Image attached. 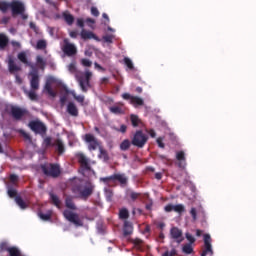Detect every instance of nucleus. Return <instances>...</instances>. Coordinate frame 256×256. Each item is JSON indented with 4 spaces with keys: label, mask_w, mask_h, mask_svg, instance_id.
<instances>
[{
    "label": "nucleus",
    "mask_w": 256,
    "mask_h": 256,
    "mask_svg": "<svg viewBox=\"0 0 256 256\" xmlns=\"http://www.w3.org/2000/svg\"><path fill=\"white\" fill-rule=\"evenodd\" d=\"M68 71L75 74V78L82 93H87L91 89V78L93 77V72L87 70L85 72L77 71V66L75 62L68 65Z\"/></svg>",
    "instance_id": "f257e3e1"
},
{
    "label": "nucleus",
    "mask_w": 256,
    "mask_h": 256,
    "mask_svg": "<svg viewBox=\"0 0 256 256\" xmlns=\"http://www.w3.org/2000/svg\"><path fill=\"white\" fill-rule=\"evenodd\" d=\"M65 206L67 209L63 211V217L66 221H69V223H72L76 227H83V220H81L79 214L73 212L77 211V205H75L72 196H67L65 198Z\"/></svg>",
    "instance_id": "f03ea898"
},
{
    "label": "nucleus",
    "mask_w": 256,
    "mask_h": 256,
    "mask_svg": "<svg viewBox=\"0 0 256 256\" xmlns=\"http://www.w3.org/2000/svg\"><path fill=\"white\" fill-rule=\"evenodd\" d=\"M95 192V184L90 180H87L81 184H76L72 187V193L77 195L78 199L87 201L91 195Z\"/></svg>",
    "instance_id": "7ed1b4c3"
},
{
    "label": "nucleus",
    "mask_w": 256,
    "mask_h": 256,
    "mask_svg": "<svg viewBox=\"0 0 256 256\" xmlns=\"http://www.w3.org/2000/svg\"><path fill=\"white\" fill-rule=\"evenodd\" d=\"M28 77H30V91H26V95L29 97L30 101H37L38 96L35 91L39 90V70L33 69L31 72H29Z\"/></svg>",
    "instance_id": "20e7f679"
},
{
    "label": "nucleus",
    "mask_w": 256,
    "mask_h": 256,
    "mask_svg": "<svg viewBox=\"0 0 256 256\" xmlns=\"http://www.w3.org/2000/svg\"><path fill=\"white\" fill-rule=\"evenodd\" d=\"M40 169L46 177H51L52 179H57V177H60L61 175V166H59V164H41Z\"/></svg>",
    "instance_id": "39448f33"
},
{
    "label": "nucleus",
    "mask_w": 256,
    "mask_h": 256,
    "mask_svg": "<svg viewBox=\"0 0 256 256\" xmlns=\"http://www.w3.org/2000/svg\"><path fill=\"white\" fill-rule=\"evenodd\" d=\"M148 141H149V136L143 133L142 130L136 131L132 138V144L134 145V147H137L138 149H143V147L147 145Z\"/></svg>",
    "instance_id": "423d86ee"
},
{
    "label": "nucleus",
    "mask_w": 256,
    "mask_h": 256,
    "mask_svg": "<svg viewBox=\"0 0 256 256\" xmlns=\"http://www.w3.org/2000/svg\"><path fill=\"white\" fill-rule=\"evenodd\" d=\"M29 129L33 131L36 135H46L47 133V126L39 120H32L28 123Z\"/></svg>",
    "instance_id": "0eeeda50"
},
{
    "label": "nucleus",
    "mask_w": 256,
    "mask_h": 256,
    "mask_svg": "<svg viewBox=\"0 0 256 256\" xmlns=\"http://www.w3.org/2000/svg\"><path fill=\"white\" fill-rule=\"evenodd\" d=\"M10 114L15 121H23L24 117H28L29 110L19 106H10Z\"/></svg>",
    "instance_id": "6e6552de"
},
{
    "label": "nucleus",
    "mask_w": 256,
    "mask_h": 256,
    "mask_svg": "<svg viewBox=\"0 0 256 256\" xmlns=\"http://www.w3.org/2000/svg\"><path fill=\"white\" fill-rule=\"evenodd\" d=\"M10 9L12 17H17V15H23L25 13V4L19 0H12L10 2Z\"/></svg>",
    "instance_id": "1a4fd4ad"
},
{
    "label": "nucleus",
    "mask_w": 256,
    "mask_h": 256,
    "mask_svg": "<svg viewBox=\"0 0 256 256\" xmlns=\"http://www.w3.org/2000/svg\"><path fill=\"white\" fill-rule=\"evenodd\" d=\"M83 140L87 143L89 151H97V148L99 147V140H97L95 135L87 133L84 135Z\"/></svg>",
    "instance_id": "9d476101"
},
{
    "label": "nucleus",
    "mask_w": 256,
    "mask_h": 256,
    "mask_svg": "<svg viewBox=\"0 0 256 256\" xmlns=\"http://www.w3.org/2000/svg\"><path fill=\"white\" fill-rule=\"evenodd\" d=\"M76 158L78 160V163L81 166V173L82 175H85V171H90L91 170V164L89 163V158L85 156L83 153H78L76 154Z\"/></svg>",
    "instance_id": "9b49d317"
},
{
    "label": "nucleus",
    "mask_w": 256,
    "mask_h": 256,
    "mask_svg": "<svg viewBox=\"0 0 256 256\" xmlns=\"http://www.w3.org/2000/svg\"><path fill=\"white\" fill-rule=\"evenodd\" d=\"M103 183H109V181H119L120 185H127L129 179L125 174H113L108 177L100 178Z\"/></svg>",
    "instance_id": "f8f14e48"
},
{
    "label": "nucleus",
    "mask_w": 256,
    "mask_h": 256,
    "mask_svg": "<svg viewBox=\"0 0 256 256\" xmlns=\"http://www.w3.org/2000/svg\"><path fill=\"white\" fill-rule=\"evenodd\" d=\"M122 99L125 101H130V104L134 107H141L145 105V101H143V98H139V96H132L129 93L122 94Z\"/></svg>",
    "instance_id": "ddd939ff"
},
{
    "label": "nucleus",
    "mask_w": 256,
    "mask_h": 256,
    "mask_svg": "<svg viewBox=\"0 0 256 256\" xmlns=\"http://www.w3.org/2000/svg\"><path fill=\"white\" fill-rule=\"evenodd\" d=\"M211 235L204 234V250L202 251L201 256H213V246L211 245Z\"/></svg>",
    "instance_id": "4468645a"
},
{
    "label": "nucleus",
    "mask_w": 256,
    "mask_h": 256,
    "mask_svg": "<svg viewBox=\"0 0 256 256\" xmlns=\"http://www.w3.org/2000/svg\"><path fill=\"white\" fill-rule=\"evenodd\" d=\"M62 51L64 55H67V57H73V55H77V47L75 44L69 43L68 41L64 42Z\"/></svg>",
    "instance_id": "2eb2a0df"
},
{
    "label": "nucleus",
    "mask_w": 256,
    "mask_h": 256,
    "mask_svg": "<svg viewBox=\"0 0 256 256\" xmlns=\"http://www.w3.org/2000/svg\"><path fill=\"white\" fill-rule=\"evenodd\" d=\"M53 83H55V78L53 77L47 78L44 89L50 97H57V92H55V90H53V88L51 87Z\"/></svg>",
    "instance_id": "dca6fc26"
},
{
    "label": "nucleus",
    "mask_w": 256,
    "mask_h": 256,
    "mask_svg": "<svg viewBox=\"0 0 256 256\" xmlns=\"http://www.w3.org/2000/svg\"><path fill=\"white\" fill-rule=\"evenodd\" d=\"M164 211L166 213H171V211H174L175 213H184L185 206H183V204H178V205L168 204L164 207Z\"/></svg>",
    "instance_id": "f3484780"
},
{
    "label": "nucleus",
    "mask_w": 256,
    "mask_h": 256,
    "mask_svg": "<svg viewBox=\"0 0 256 256\" xmlns=\"http://www.w3.org/2000/svg\"><path fill=\"white\" fill-rule=\"evenodd\" d=\"M176 159L178 161V167L179 169H185L187 167V159L185 158V152L184 151H178L176 153Z\"/></svg>",
    "instance_id": "a211bd4d"
},
{
    "label": "nucleus",
    "mask_w": 256,
    "mask_h": 256,
    "mask_svg": "<svg viewBox=\"0 0 256 256\" xmlns=\"http://www.w3.org/2000/svg\"><path fill=\"white\" fill-rule=\"evenodd\" d=\"M170 235L172 239L177 241V243H181L183 241V231L177 227L171 228Z\"/></svg>",
    "instance_id": "6ab92c4d"
},
{
    "label": "nucleus",
    "mask_w": 256,
    "mask_h": 256,
    "mask_svg": "<svg viewBox=\"0 0 256 256\" xmlns=\"http://www.w3.org/2000/svg\"><path fill=\"white\" fill-rule=\"evenodd\" d=\"M66 111L71 117H79V108H77V105L73 102L68 103Z\"/></svg>",
    "instance_id": "aec40b11"
},
{
    "label": "nucleus",
    "mask_w": 256,
    "mask_h": 256,
    "mask_svg": "<svg viewBox=\"0 0 256 256\" xmlns=\"http://www.w3.org/2000/svg\"><path fill=\"white\" fill-rule=\"evenodd\" d=\"M80 37L84 41H87V39H95L97 41L99 39V38H97V35H95V33L91 32V31H87L85 29H82V31L80 33Z\"/></svg>",
    "instance_id": "412c9836"
},
{
    "label": "nucleus",
    "mask_w": 256,
    "mask_h": 256,
    "mask_svg": "<svg viewBox=\"0 0 256 256\" xmlns=\"http://www.w3.org/2000/svg\"><path fill=\"white\" fill-rule=\"evenodd\" d=\"M133 234V224L129 221L124 222V227H123V235L125 237H129V235Z\"/></svg>",
    "instance_id": "4be33fe9"
},
{
    "label": "nucleus",
    "mask_w": 256,
    "mask_h": 256,
    "mask_svg": "<svg viewBox=\"0 0 256 256\" xmlns=\"http://www.w3.org/2000/svg\"><path fill=\"white\" fill-rule=\"evenodd\" d=\"M8 69L11 73H17V71L21 70V66H17V64H15V60H13L12 57H9V59H8Z\"/></svg>",
    "instance_id": "5701e85b"
},
{
    "label": "nucleus",
    "mask_w": 256,
    "mask_h": 256,
    "mask_svg": "<svg viewBox=\"0 0 256 256\" xmlns=\"http://www.w3.org/2000/svg\"><path fill=\"white\" fill-rule=\"evenodd\" d=\"M62 17H63L65 23H67V25H69V26H71V25H73V23H75V17L71 13H69V11H64L62 13Z\"/></svg>",
    "instance_id": "b1692460"
},
{
    "label": "nucleus",
    "mask_w": 256,
    "mask_h": 256,
    "mask_svg": "<svg viewBox=\"0 0 256 256\" xmlns=\"http://www.w3.org/2000/svg\"><path fill=\"white\" fill-rule=\"evenodd\" d=\"M53 145V147H56L58 155H63V153H65V144H63V141H61V139H56Z\"/></svg>",
    "instance_id": "393cba45"
},
{
    "label": "nucleus",
    "mask_w": 256,
    "mask_h": 256,
    "mask_svg": "<svg viewBox=\"0 0 256 256\" xmlns=\"http://www.w3.org/2000/svg\"><path fill=\"white\" fill-rule=\"evenodd\" d=\"M18 59L19 61H21V63H24V65H28V67H31L32 71L33 69H37L33 66V64L29 63V60H27V54L25 52L18 53Z\"/></svg>",
    "instance_id": "a878e982"
},
{
    "label": "nucleus",
    "mask_w": 256,
    "mask_h": 256,
    "mask_svg": "<svg viewBox=\"0 0 256 256\" xmlns=\"http://www.w3.org/2000/svg\"><path fill=\"white\" fill-rule=\"evenodd\" d=\"M49 195L51 203L54 204L57 209H61V199H59V196L53 194V192H50Z\"/></svg>",
    "instance_id": "bb28decb"
},
{
    "label": "nucleus",
    "mask_w": 256,
    "mask_h": 256,
    "mask_svg": "<svg viewBox=\"0 0 256 256\" xmlns=\"http://www.w3.org/2000/svg\"><path fill=\"white\" fill-rule=\"evenodd\" d=\"M132 243L137 251H143L145 249V242H143V240H141L140 238L133 239Z\"/></svg>",
    "instance_id": "cd10ccee"
},
{
    "label": "nucleus",
    "mask_w": 256,
    "mask_h": 256,
    "mask_svg": "<svg viewBox=\"0 0 256 256\" xmlns=\"http://www.w3.org/2000/svg\"><path fill=\"white\" fill-rule=\"evenodd\" d=\"M7 45H9V37L3 33H0V49H5Z\"/></svg>",
    "instance_id": "c85d7f7f"
},
{
    "label": "nucleus",
    "mask_w": 256,
    "mask_h": 256,
    "mask_svg": "<svg viewBox=\"0 0 256 256\" xmlns=\"http://www.w3.org/2000/svg\"><path fill=\"white\" fill-rule=\"evenodd\" d=\"M110 112H112L114 115H123L125 114V111L121 106H112L109 108Z\"/></svg>",
    "instance_id": "c756f323"
},
{
    "label": "nucleus",
    "mask_w": 256,
    "mask_h": 256,
    "mask_svg": "<svg viewBox=\"0 0 256 256\" xmlns=\"http://www.w3.org/2000/svg\"><path fill=\"white\" fill-rule=\"evenodd\" d=\"M131 141L129 139H125L121 142L120 144V150L121 151H129L130 147H131Z\"/></svg>",
    "instance_id": "7c9ffc66"
},
{
    "label": "nucleus",
    "mask_w": 256,
    "mask_h": 256,
    "mask_svg": "<svg viewBox=\"0 0 256 256\" xmlns=\"http://www.w3.org/2000/svg\"><path fill=\"white\" fill-rule=\"evenodd\" d=\"M36 63H37V65H38L39 69H41L42 71L45 70V67H46V65H47V62L43 59V57L37 56V57H36Z\"/></svg>",
    "instance_id": "2f4dec72"
},
{
    "label": "nucleus",
    "mask_w": 256,
    "mask_h": 256,
    "mask_svg": "<svg viewBox=\"0 0 256 256\" xmlns=\"http://www.w3.org/2000/svg\"><path fill=\"white\" fill-rule=\"evenodd\" d=\"M9 9H11V2L9 3L7 1H0V11L6 13L9 11Z\"/></svg>",
    "instance_id": "473e14b6"
},
{
    "label": "nucleus",
    "mask_w": 256,
    "mask_h": 256,
    "mask_svg": "<svg viewBox=\"0 0 256 256\" xmlns=\"http://www.w3.org/2000/svg\"><path fill=\"white\" fill-rule=\"evenodd\" d=\"M38 216L42 221H51V217L53 216V212L49 210L46 214L45 213H39Z\"/></svg>",
    "instance_id": "72a5a7b5"
},
{
    "label": "nucleus",
    "mask_w": 256,
    "mask_h": 256,
    "mask_svg": "<svg viewBox=\"0 0 256 256\" xmlns=\"http://www.w3.org/2000/svg\"><path fill=\"white\" fill-rule=\"evenodd\" d=\"M15 201L16 204L20 207V209H27V203H25V200H23L21 196H16Z\"/></svg>",
    "instance_id": "f704fd0d"
},
{
    "label": "nucleus",
    "mask_w": 256,
    "mask_h": 256,
    "mask_svg": "<svg viewBox=\"0 0 256 256\" xmlns=\"http://www.w3.org/2000/svg\"><path fill=\"white\" fill-rule=\"evenodd\" d=\"M130 121L134 127H139V124L141 123V119H139V116L135 114L130 116Z\"/></svg>",
    "instance_id": "c9c22d12"
},
{
    "label": "nucleus",
    "mask_w": 256,
    "mask_h": 256,
    "mask_svg": "<svg viewBox=\"0 0 256 256\" xmlns=\"http://www.w3.org/2000/svg\"><path fill=\"white\" fill-rule=\"evenodd\" d=\"M8 253L10 256H21V251H19V248L13 246L8 249Z\"/></svg>",
    "instance_id": "e433bc0d"
},
{
    "label": "nucleus",
    "mask_w": 256,
    "mask_h": 256,
    "mask_svg": "<svg viewBox=\"0 0 256 256\" xmlns=\"http://www.w3.org/2000/svg\"><path fill=\"white\" fill-rule=\"evenodd\" d=\"M119 219H129V210L127 208L120 209Z\"/></svg>",
    "instance_id": "4c0bfd02"
},
{
    "label": "nucleus",
    "mask_w": 256,
    "mask_h": 256,
    "mask_svg": "<svg viewBox=\"0 0 256 256\" xmlns=\"http://www.w3.org/2000/svg\"><path fill=\"white\" fill-rule=\"evenodd\" d=\"M124 64L126 65V67L130 70L133 71L135 69V66L133 65V61L130 60L129 57H125L123 60Z\"/></svg>",
    "instance_id": "58836bf2"
},
{
    "label": "nucleus",
    "mask_w": 256,
    "mask_h": 256,
    "mask_svg": "<svg viewBox=\"0 0 256 256\" xmlns=\"http://www.w3.org/2000/svg\"><path fill=\"white\" fill-rule=\"evenodd\" d=\"M36 49L43 50L47 49V41L45 40H38L36 44Z\"/></svg>",
    "instance_id": "ea45409f"
},
{
    "label": "nucleus",
    "mask_w": 256,
    "mask_h": 256,
    "mask_svg": "<svg viewBox=\"0 0 256 256\" xmlns=\"http://www.w3.org/2000/svg\"><path fill=\"white\" fill-rule=\"evenodd\" d=\"M182 251L183 253H186V255H191V253H193V246H191V244H185Z\"/></svg>",
    "instance_id": "a19ab883"
},
{
    "label": "nucleus",
    "mask_w": 256,
    "mask_h": 256,
    "mask_svg": "<svg viewBox=\"0 0 256 256\" xmlns=\"http://www.w3.org/2000/svg\"><path fill=\"white\" fill-rule=\"evenodd\" d=\"M8 196L13 199V198H16L17 197V190H15L13 187L11 186H8Z\"/></svg>",
    "instance_id": "79ce46f5"
},
{
    "label": "nucleus",
    "mask_w": 256,
    "mask_h": 256,
    "mask_svg": "<svg viewBox=\"0 0 256 256\" xmlns=\"http://www.w3.org/2000/svg\"><path fill=\"white\" fill-rule=\"evenodd\" d=\"M105 197H106L107 201H112L113 200V190L105 189Z\"/></svg>",
    "instance_id": "37998d69"
},
{
    "label": "nucleus",
    "mask_w": 256,
    "mask_h": 256,
    "mask_svg": "<svg viewBox=\"0 0 256 256\" xmlns=\"http://www.w3.org/2000/svg\"><path fill=\"white\" fill-rule=\"evenodd\" d=\"M9 249H11V247H9V243H7L5 241L0 243V251L9 252Z\"/></svg>",
    "instance_id": "c03bdc74"
},
{
    "label": "nucleus",
    "mask_w": 256,
    "mask_h": 256,
    "mask_svg": "<svg viewBox=\"0 0 256 256\" xmlns=\"http://www.w3.org/2000/svg\"><path fill=\"white\" fill-rule=\"evenodd\" d=\"M100 157L104 159V161H109V154L107 153V150L100 149Z\"/></svg>",
    "instance_id": "a18cd8bd"
},
{
    "label": "nucleus",
    "mask_w": 256,
    "mask_h": 256,
    "mask_svg": "<svg viewBox=\"0 0 256 256\" xmlns=\"http://www.w3.org/2000/svg\"><path fill=\"white\" fill-rule=\"evenodd\" d=\"M81 65H83V67H91V65H93V62H91V60L87 58H83L81 59Z\"/></svg>",
    "instance_id": "49530a36"
},
{
    "label": "nucleus",
    "mask_w": 256,
    "mask_h": 256,
    "mask_svg": "<svg viewBox=\"0 0 256 256\" xmlns=\"http://www.w3.org/2000/svg\"><path fill=\"white\" fill-rule=\"evenodd\" d=\"M130 199H132V201H137V199H139V197H141V193H137V192H130L129 194Z\"/></svg>",
    "instance_id": "de8ad7c7"
},
{
    "label": "nucleus",
    "mask_w": 256,
    "mask_h": 256,
    "mask_svg": "<svg viewBox=\"0 0 256 256\" xmlns=\"http://www.w3.org/2000/svg\"><path fill=\"white\" fill-rule=\"evenodd\" d=\"M177 255V250L173 248L171 251L167 250L162 256H175Z\"/></svg>",
    "instance_id": "09e8293b"
},
{
    "label": "nucleus",
    "mask_w": 256,
    "mask_h": 256,
    "mask_svg": "<svg viewBox=\"0 0 256 256\" xmlns=\"http://www.w3.org/2000/svg\"><path fill=\"white\" fill-rule=\"evenodd\" d=\"M186 239L189 241L188 245H193V243H195V237H193V235L190 233H186Z\"/></svg>",
    "instance_id": "8fccbe9b"
},
{
    "label": "nucleus",
    "mask_w": 256,
    "mask_h": 256,
    "mask_svg": "<svg viewBox=\"0 0 256 256\" xmlns=\"http://www.w3.org/2000/svg\"><path fill=\"white\" fill-rule=\"evenodd\" d=\"M44 145H45V147H53L54 146L53 143L51 142V137H46L44 139Z\"/></svg>",
    "instance_id": "3c124183"
},
{
    "label": "nucleus",
    "mask_w": 256,
    "mask_h": 256,
    "mask_svg": "<svg viewBox=\"0 0 256 256\" xmlns=\"http://www.w3.org/2000/svg\"><path fill=\"white\" fill-rule=\"evenodd\" d=\"M20 135H22L26 141H31V135H29V133L25 132L24 130H20Z\"/></svg>",
    "instance_id": "603ef678"
},
{
    "label": "nucleus",
    "mask_w": 256,
    "mask_h": 256,
    "mask_svg": "<svg viewBox=\"0 0 256 256\" xmlns=\"http://www.w3.org/2000/svg\"><path fill=\"white\" fill-rule=\"evenodd\" d=\"M103 41H105V43H113V35L103 36Z\"/></svg>",
    "instance_id": "864d4df0"
},
{
    "label": "nucleus",
    "mask_w": 256,
    "mask_h": 256,
    "mask_svg": "<svg viewBox=\"0 0 256 256\" xmlns=\"http://www.w3.org/2000/svg\"><path fill=\"white\" fill-rule=\"evenodd\" d=\"M190 215L193 218L194 221H197V209L191 208Z\"/></svg>",
    "instance_id": "5fc2aeb1"
},
{
    "label": "nucleus",
    "mask_w": 256,
    "mask_h": 256,
    "mask_svg": "<svg viewBox=\"0 0 256 256\" xmlns=\"http://www.w3.org/2000/svg\"><path fill=\"white\" fill-rule=\"evenodd\" d=\"M10 181L11 183H13L15 185V183H17L19 181V176L12 174L10 175Z\"/></svg>",
    "instance_id": "6e6d98bb"
},
{
    "label": "nucleus",
    "mask_w": 256,
    "mask_h": 256,
    "mask_svg": "<svg viewBox=\"0 0 256 256\" xmlns=\"http://www.w3.org/2000/svg\"><path fill=\"white\" fill-rule=\"evenodd\" d=\"M11 45L14 47V49H21V43L18 41L12 40Z\"/></svg>",
    "instance_id": "4d7b16f0"
},
{
    "label": "nucleus",
    "mask_w": 256,
    "mask_h": 256,
    "mask_svg": "<svg viewBox=\"0 0 256 256\" xmlns=\"http://www.w3.org/2000/svg\"><path fill=\"white\" fill-rule=\"evenodd\" d=\"M91 15H93L94 17H99V10L97 9V7H91Z\"/></svg>",
    "instance_id": "13d9d810"
},
{
    "label": "nucleus",
    "mask_w": 256,
    "mask_h": 256,
    "mask_svg": "<svg viewBox=\"0 0 256 256\" xmlns=\"http://www.w3.org/2000/svg\"><path fill=\"white\" fill-rule=\"evenodd\" d=\"M77 26L80 27L81 29H83V27H85V20H83L82 18H78Z\"/></svg>",
    "instance_id": "bf43d9fd"
},
{
    "label": "nucleus",
    "mask_w": 256,
    "mask_h": 256,
    "mask_svg": "<svg viewBox=\"0 0 256 256\" xmlns=\"http://www.w3.org/2000/svg\"><path fill=\"white\" fill-rule=\"evenodd\" d=\"M29 27H30V29H33L36 33H39V28L37 27L35 22H30Z\"/></svg>",
    "instance_id": "052dcab7"
},
{
    "label": "nucleus",
    "mask_w": 256,
    "mask_h": 256,
    "mask_svg": "<svg viewBox=\"0 0 256 256\" xmlns=\"http://www.w3.org/2000/svg\"><path fill=\"white\" fill-rule=\"evenodd\" d=\"M156 143H157L158 147H160V149H165V143H163V140L161 138H158L156 140Z\"/></svg>",
    "instance_id": "680f3d73"
},
{
    "label": "nucleus",
    "mask_w": 256,
    "mask_h": 256,
    "mask_svg": "<svg viewBox=\"0 0 256 256\" xmlns=\"http://www.w3.org/2000/svg\"><path fill=\"white\" fill-rule=\"evenodd\" d=\"M75 101H77L78 103H84L85 102V96H75Z\"/></svg>",
    "instance_id": "e2e57ef3"
},
{
    "label": "nucleus",
    "mask_w": 256,
    "mask_h": 256,
    "mask_svg": "<svg viewBox=\"0 0 256 256\" xmlns=\"http://www.w3.org/2000/svg\"><path fill=\"white\" fill-rule=\"evenodd\" d=\"M69 35H70V37L72 38V39H77V37L79 36V32H77V31H71L70 33H69Z\"/></svg>",
    "instance_id": "0e129e2a"
},
{
    "label": "nucleus",
    "mask_w": 256,
    "mask_h": 256,
    "mask_svg": "<svg viewBox=\"0 0 256 256\" xmlns=\"http://www.w3.org/2000/svg\"><path fill=\"white\" fill-rule=\"evenodd\" d=\"M65 92L67 93V95H71L73 96V98L75 99V97H77V94L75 93V91H69V89H67V87L64 88Z\"/></svg>",
    "instance_id": "69168bd1"
},
{
    "label": "nucleus",
    "mask_w": 256,
    "mask_h": 256,
    "mask_svg": "<svg viewBox=\"0 0 256 256\" xmlns=\"http://www.w3.org/2000/svg\"><path fill=\"white\" fill-rule=\"evenodd\" d=\"M10 20H11L10 17L5 16V17L2 18L1 23L3 25H7V23H9Z\"/></svg>",
    "instance_id": "338daca9"
},
{
    "label": "nucleus",
    "mask_w": 256,
    "mask_h": 256,
    "mask_svg": "<svg viewBox=\"0 0 256 256\" xmlns=\"http://www.w3.org/2000/svg\"><path fill=\"white\" fill-rule=\"evenodd\" d=\"M95 69H98L99 71H105V68H103L99 63H94Z\"/></svg>",
    "instance_id": "774afa93"
}]
</instances>
